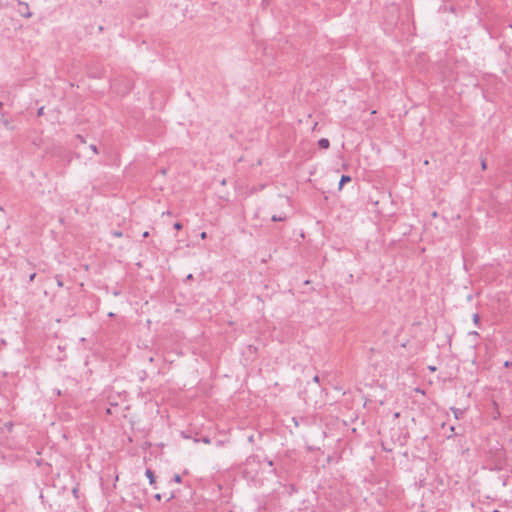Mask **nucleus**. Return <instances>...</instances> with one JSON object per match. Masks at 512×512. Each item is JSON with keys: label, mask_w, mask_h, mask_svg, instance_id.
I'll list each match as a JSON object with an SVG mask.
<instances>
[{"label": "nucleus", "mask_w": 512, "mask_h": 512, "mask_svg": "<svg viewBox=\"0 0 512 512\" xmlns=\"http://www.w3.org/2000/svg\"><path fill=\"white\" fill-rule=\"evenodd\" d=\"M318 145H319V147H320V148H322V149H327V148H329V146H330V142H329V140H328V139H326V138H321V139L318 141Z\"/></svg>", "instance_id": "nucleus-1"}, {"label": "nucleus", "mask_w": 512, "mask_h": 512, "mask_svg": "<svg viewBox=\"0 0 512 512\" xmlns=\"http://www.w3.org/2000/svg\"><path fill=\"white\" fill-rule=\"evenodd\" d=\"M351 181V177L348 175H342L340 182H339V190L342 189L343 185L347 182Z\"/></svg>", "instance_id": "nucleus-2"}, {"label": "nucleus", "mask_w": 512, "mask_h": 512, "mask_svg": "<svg viewBox=\"0 0 512 512\" xmlns=\"http://www.w3.org/2000/svg\"><path fill=\"white\" fill-rule=\"evenodd\" d=\"M454 416L456 419H459L462 417V415L464 414V410H461V409H458V408H451Z\"/></svg>", "instance_id": "nucleus-3"}, {"label": "nucleus", "mask_w": 512, "mask_h": 512, "mask_svg": "<svg viewBox=\"0 0 512 512\" xmlns=\"http://www.w3.org/2000/svg\"><path fill=\"white\" fill-rule=\"evenodd\" d=\"M145 474H146L147 478L149 479V483L154 484L155 478H154V474H153L152 470L147 469Z\"/></svg>", "instance_id": "nucleus-4"}, {"label": "nucleus", "mask_w": 512, "mask_h": 512, "mask_svg": "<svg viewBox=\"0 0 512 512\" xmlns=\"http://www.w3.org/2000/svg\"><path fill=\"white\" fill-rule=\"evenodd\" d=\"M285 218H286L285 216L274 215V216H272V221H283V220H285Z\"/></svg>", "instance_id": "nucleus-5"}, {"label": "nucleus", "mask_w": 512, "mask_h": 512, "mask_svg": "<svg viewBox=\"0 0 512 512\" xmlns=\"http://www.w3.org/2000/svg\"><path fill=\"white\" fill-rule=\"evenodd\" d=\"M55 278H56L57 286L58 287H62L63 286V282H62L61 278L58 275Z\"/></svg>", "instance_id": "nucleus-6"}, {"label": "nucleus", "mask_w": 512, "mask_h": 512, "mask_svg": "<svg viewBox=\"0 0 512 512\" xmlns=\"http://www.w3.org/2000/svg\"><path fill=\"white\" fill-rule=\"evenodd\" d=\"M173 480L176 483H180L181 482V476L179 474H176V475H174Z\"/></svg>", "instance_id": "nucleus-7"}, {"label": "nucleus", "mask_w": 512, "mask_h": 512, "mask_svg": "<svg viewBox=\"0 0 512 512\" xmlns=\"http://www.w3.org/2000/svg\"><path fill=\"white\" fill-rule=\"evenodd\" d=\"M174 228H175L176 230H180V229H182V224H181L180 222H176V223L174 224Z\"/></svg>", "instance_id": "nucleus-8"}, {"label": "nucleus", "mask_w": 512, "mask_h": 512, "mask_svg": "<svg viewBox=\"0 0 512 512\" xmlns=\"http://www.w3.org/2000/svg\"><path fill=\"white\" fill-rule=\"evenodd\" d=\"M44 114V107H40L37 111L38 116H42Z\"/></svg>", "instance_id": "nucleus-9"}, {"label": "nucleus", "mask_w": 512, "mask_h": 512, "mask_svg": "<svg viewBox=\"0 0 512 512\" xmlns=\"http://www.w3.org/2000/svg\"><path fill=\"white\" fill-rule=\"evenodd\" d=\"M112 234H113V236H115V237H121V236H122V232H120V231H113V233H112Z\"/></svg>", "instance_id": "nucleus-10"}, {"label": "nucleus", "mask_w": 512, "mask_h": 512, "mask_svg": "<svg viewBox=\"0 0 512 512\" xmlns=\"http://www.w3.org/2000/svg\"><path fill=\"white\" fill-rule=\"evenodd\" d=\"M473 321H474V323H475V324H477V323H478V321H479V316H478V314H474V315H473Z\"/></svg>", "instance_id": "nucleus-11"}, {"label": "nucleus", "mask_w": 512, "mask_h": 512, "mask_svg": "<svg viewBox=\"0 0 512 512\" xmlns=\"http://www.w3.org/2000/svg\"><path fill=\"white\" fill-rule=\"evenodd\" d=\"M91 149L95 154L98 153L97 147L95 145H91Z\"/></svg>", "instance_id": "nucleus-12"}, {"label": "nucleus", "mask_w": 512, "mask_h": 512, "mask_svg": "<svg viewBox=\"0 0 512 512\" xmlns=\"http://www.w3.org/2000/svg\"><path fill=\"white\" fill-rule=\"evenodd\" d=\"M504 366H505V367H511V366H512V362H510V361H506V362L504 363Z\"/></svg>", "instance_id": "nucleus-13"}, {"label": "nucleus", "mask_w": 512, "mask_h": 512, "mask_svg": "<svg viewBox=\"0 0 512 512\" xmlns=\"http://www.w3.org/2000/svg\"><path fill=\"white\" fill-rule=\"evenodd\" d=\"M200 237H201V239H205V238L207 237L206 232H202V233L200 234Z\"/></svg>", "instance_id": "nucleus-14"}, {"label": "nucleus", "mask_w": 512, "mask_h": 512, "mask_svg": "<svg viewBox=\"0 0 512 512\" xmlns=\"http://www.w3.org/2000/svg\"><path fill=\"white\" fill-rule=\"evenodd\" d=\"M482 169H486V162L483 160L481 163Z\"/></svg>", "instance_id": "nucleus-15"}, {"label": "nucleus", "mask_w": 512, "mask_h": 512, "mask_svg": "<svg viewBox=\"0 0 512 512\" xmlns=\"http://www.w3.org/2000/svg\"><path fill=\"white\" fill-rule=\"evenodd\" d=\"M313 381L316 382V383L319 382V376H317V375L314 376Z\"/></svg>", "instance_id": "nucleus-16"}, {"label": "nucleus", "mask_w": 512, "mask_h": 512, "mask_svg": "<svg viewBox=\"0 0 512 512\" xmlns=\"http://www.w3.org/2000/svg\"><path fill=\"white\" fill-rule=\"evenodd\" d=\"M148 236H149V233H148L147 231L143 233V237H144V238H146V237H148Z\"/></svg>", "instance_id": "nucleus-17"}, {"label": "nucleus", "mask_w": 512, "mask_h": 512, "mask_svg": "<svg viewBox=\"0 0 512 512\" xmlns=\"http://www.w3.org/2000/svg\"><path fill=\"white\" fill-rule=\"evenodd\" d=\"M155 498H156L157 500H160V499H161V495H160V494H156V495H155Z\"/></svg>", "instance_id": "nucleus-18"}, {"label": "nucleus", "mask_w": 512, "mask_h": 512, "mask_svg": "<svg viewBox=\"0 0 512 512\" xmlns=\"http://www.w3.org/2000/svg\"><path fill=\"white\" fill-rule=\"evenodd\" d=\"M203 442H204V443H209V442H210V440H209L208 438H204V439H203Z\"/></svg>", "instance_id": "nucleus-19"}, {"label": "nucleus", "mask_w": 512, "mask_h": 512, "mask_svg": "<svg viewBox=\"0 0 512 512\" xmlns=\"http://www.w3.org/2000/svg\"><path fill=\"white\" fill-rule=\"evenodd\" d=\"M3 123H4V125H5L6 127H8L9 123H8V121H7V120H4V121H3Z\"/></svg>", "instance_id": "nucleus-20"}, {"label": "nucleus", "mask_w": 512, "mask_h": 512, "mask_svg": "<svg viewBox=\"0 0 512 512\" xmlns=\"http://www.w3.org/2000/svg\"><path fill=\"white\" fill-rule=\"evenodd\" d=\"M163 215H171L170 211H166L163 213Z\"/></svg>", "instance_id": "nucleus-21"}, {"label": "nucleus", "mask_w": 512, "mask_h": 512, "mask_svg": "<svg viewBox=\"0 0 512 512\" xmlns=\"http://www.w3.org/2000/svg\"><path fill=\"white\" fill-rule=\"evenodd\" d=\"M34 277H35V274H32V275L30 276V281H32V280L34 279Z\"/></svg>", "instance_id": "nucleus-22"}, {"label": "nucleus", "mask_w": 512, "mask_h": 512, "mask_svg": "<svg viewBox=\"0 0 512 512\" xmlns=\"http://www.w3.org/2000/svg\"><path fill=\"white\" fill-rule=\"evenodd\" d=\"M429 369H430L431 371H435V367H433V366H430V367H429Z\"/></svg>", "instance_id": "nucleus-23"}, {"label": "nucleus", "mask_w": 512, "mask_h": 512, "mask_svg": "<svg viewBox=\"0 0 512 512\" xmlns=\"http://www.w3.org/2000/svg\"><path fill=\"white\" fill-rule=\"evenodd\" d=\"M187 279H192V274H189V275L187 276Z\"/></svg>", "instance_id": "nucleus-24"}, {"label": "nucleus", "mask_w": 512, "mask_h": 512, "mask_svg": "<svg viewBox=\"0 0 512 512\" xmlns=\"http://www.w3.org/2000/svg\"><path fill=\"white\" fill-rule=\"evenodd\" d=\"M249 441H251V442L253 441V436L249 437Z\"/></svg>", "instance_id": "nucleus-25"}, {"label": "nucleus", "mask_w": 512, "mask_h": 512, "mask_svg": "<svg viewBox=\"0 0 512 512\" xmlns=\"http://www.w3.org/2000/svg\"><path fill=\"white\" fill-rule=\"evenodd\" d=\"M268 465L272 466V465H273V462H272V461H269V462H268Z\"/></svg>", "instance_id": "nucleus-26"}, {"label": "nucleus", "mask_w": 512, "mask_h": 512, "mask_svg": "<svg viewBox=\"0 0 512 512\" xmlns=\"http://www.w3.org/2000/svg\"><path fill=\"white\" fill-rule=\"evenodd\" d=\"M493 512H500V511H499V510H497V509H495V510H493Z\"/></svg>", "instance_id": "nucleus-27"}]
</instances>
